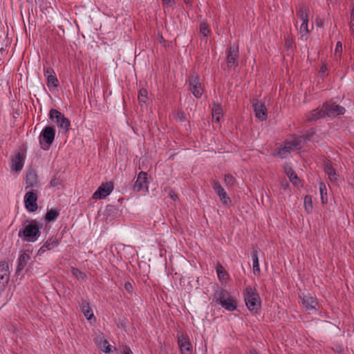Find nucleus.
Here are the masks:
<instances>
[{"mask_svg":"<svg viewBox=\"0 0 354 354\" xmlns=\"http://www.w3.org/2000/svg\"><path fill=\"white\" fill-rule=\"evenodd\" d=\"M245 301L248 308L255 313L260 308L261 301L256 290L251 287H248L245 290Z\"/></svg>","mask_w":354,"mask_h":354,"instance_id":"obj_1","label":"nucleus"},{"mask_svg":"<svg viewBox=\"0 0 354 354\" xmlns=\"http://www.w3.org/2000/svg\"><path fill=\"white\" fill-rule=\"evenodd\" d=\"M23 234L24 240L28 242L36 241L40 236V227L34 221L28 224L22 232H19V236Z\"/></svg>","mask_w":354,"mask_h":354,"instance_id":"obj_2","label":"nucleus"},{"mask_svg":"<svg viewBox=\"0 0 354 354\" xmlns=\"http://www.w3.org/2000/svg\"><path fill=\"white\" fill-rule=\"evenodd\" d=\"M55 136V131L51 127H45L41 132L39 140L41 149H48L52 145Z\"/></svg>","mask_w":354,"mask_h":354,"instance_id":"obj_3","label":"nucleus"},{"mask_svg":"<svg viewBox=\"0 0 354 354\" xmlns=\"http://www.w3.org/2000/svg\"><path fill=\"white\" fill-rule=\"evenodd\" d=\"M50 119L57 124L63 133H66L70 127V121L59 111L56 109L50 111Z\"/></svg>","mask_w":354,"mask_h":354,"instance_id":"obj_4","label":"nucleus"},{"mask_svg":"<svg viewBox=\"0 0 354 354\" xmlns=\"http://www.w3.org/2000/svg\"><path fill=\"white\" fill-rule=\"evenodd\" d=\"M301 140V138H295L291 141L286 142L283 146L278 149L277 154L281 158L287 157L291 151L299 149Z\"/></svg>","mask_w":354,"mask_h":354,"instance_id":"obj_5","label":"nucleus"},{"mask_svg":"<svg viewBox=\"0 0 354 354\" xmlns=\"http://www.w3.org/2000/svg\"><path fill=\"white\" fill-rule=\"evenodd\" d=\"M216 300L219 304L230 311H232L236 308V301L224 291H221L217 294Z\"/></svg>","mask_w":354,"mask_h":354,"instance_id":"obj_6","label":"nucleus"},{"mask_svg":"<svg viewBox=\"0 0 354 354\" xmlns=\"http://www.w3.org/2000/svg\"><path fill=\"white\" fill-rule=\"evenodd\" d=\"M189 90L195 97H201L203 93V88L199 81V77L198 75H192L189 80Z\"/></svg>","mask_w":354,"mask_h":354,"instance_id":"obj_7","label":"nucleus"},{"mask_svg":"<svg viewBox=\"0 0 354 354\" xmlns=\"http://www.w3.org/2000/svg\"><path fill=\"white\" fill-rule=\"evenodd\" d=\"M37 201V195L36 193L32 191L27 192L24 196V205L26 209L30 212H35L38 208Z\"/></svg>","mask_w":354,"mask_h":354,"instance_id":"obj_8","label":"nucleus"},{"mask_svg":"<svg viewBox=\"0 0 354 354\" xmlns=\"http://www.w3.org/2000/svg\"><path fill=\"white\" fill-rule=\"evenodd\" d=\"M133 189L134 192H139L144 190L149 192L147 174L146 172L141 171L138 174L137 179L133 185Z\"/></svg>","mask_w":354,"mask_h":354,"instance_id":"obj_9","label":"nucleus"},{"mask_svg":"<svg viewBox=\"0 0 354 354\" xmlns=\"http://www.w3.org/2000/svg\"><path fill=\"white\" fill-rule=\"evenodd\" d=\"M113 189V185L111 182L106 183L100 186L94 192L93 198L99 200L109 195Z\"/></svg>","mask_w":354,"mask_h":354,"instance_id":"obj_10","label":"nucleus"},{"mask_svg":"<svg viewBox=\"0 0 354 354\" xmlns=\"http://www.w3.org/2000/svg\"><path fill=\"white\" fill-rule=\"evenodd\" d=\"M10 278L9 266L7 262H0V290L3 291Z\"/></svg>","mask_w":354,"mask_h":354,"instance_id":"obj_11","label":"nucleus"},{"mask_svg":"<svg viewBox=\"0 0 354 354\" xmlns=\"http://www.w3.org/2000/svg\"><path fill=\"white\" fill-rule=\"evenodd\" d=\"M324 109L325 115L336 116L338 115L344 114L345 109L335 103H326L323 105Z\"/></svg>","mask_w":354,"mask_h":354,"instance_id":"obj_12","label":"nucleus"},{"mask_svg":"<svg viewBox=\"0 0 354 354\" xmlns=\"http://www.w3.org/2000/svg\"><path fill=\"white\" fill-rule=\"evenodd\" d=\"M253 108L255 113V116L261 120H265L267 118V109L264 103L259 100H254L253 102Z\"/></svg>","mask_w":354,"mask_h":354,"instance_id":"obj_13","label":"nucleus"},{"mask_svg":"<svg viewBox=\"0 0 354 354\" xmlns=\"http://www.w3.org/2000/svg\"><path fill=\"white\" fill-rule=\"evenodd\" d=\"M212 187L217 194V195L218 196L221 201L224 205H227L231 203L230 197L227 196L226 192L224 190L223 187L219 183L214 181L212 183Z\"/></svg>","mask_w":354,"mask_h":354,"instance_id":"obj_14","label":"nucleus"},{"mask_svg":"<svg viewBox=\"0 0 354 354\" xmlns=\"http://www.w3.org/2000/svg\"><path fill=\"white\" fill-rule=\"evenodd\" d=\"M178 342L182 354H191L192 351L189 341L183 334L178 335Z\"/></svg>","mask_w":354,"mask_h":354,"instance_id":"obj_15","label":"nucleus"},{"mask_svg":"<svg viewBox=\"0 0 354 354\" xmlns=\"http://www.w3.org/2000/svg\"><path fill=\"white\" fill-rule=\"evenodd\" d=\"M25 158L20 153H16L11 159V169L15 171H20L24 164Z\"/></svg>","mask_w":354,"mask_h":354,"instance_id":"obj_16","label":"nucleus"},{"mask_svg":"<svg viewBox=\"0 0 354 354\" xmlns=\"http://www.w3.org/2000/svg\"><path fill=\"white\" fill-rule=\"evenodd\" d=\"M81 310L84 315L91 324L93 323V321L95 322L93 310L86 301L83 300L82 301Z\"/></svg>","mask_w":354,"mask_h":354,"instance_id":"obj_17","label":"nucleus"},{"mask_svg":"<svg viewBox=\"0 0 354 354\" xmlns=\"http://www.w3.org/2000/svg\"><path fill=\"white\" fill-rule=\"evenodd\" d=\"M30 259V256L28 253L24 252H21L19 254V257L18 258L17 262V272L19 273L21 272L25 266L28 264Z\"/></svg>","mask_w":354,"mask_h":354,"instance_id":"obj_18","label":"nucleus"},{"mask_svg":"<svg viewBox=\"0 0 354 354\" xmlns=\"http://www.w3.org/2000/svg\"><path fill=\"white\" fill-rule=\"evenodd\" d=\"M238 57V50L237 48H230L227 57V62L229 68H234L236 65V58Z\"/></svg>","mask_w":354,"mask_h":354,"instance_id":"obj_19","label":"nucleus"},{"mask_svg":"<svg viewBox=\"0 0 354 354\" xmlns=\"http://www.w3.org/2000/svg\"><path fill=\"white\" fill-rule=\"evenodd\" d=\"M324 170L331 182L335 183H337L338 175L336 174L335 169L330 163L327 162L325 164Z\"/></svg>","mask_w":354,"mask_h":354,"instance_id":"obj_20","label":"nucleus"},{"mask_svg":"<svg viewBox=\"0 0 354 354\" xmlns=\"http://www.w3.org/2000/svg\"><path fill=\"white\" fill-rule=\"evenodd\" d=\"M216 270L218 279L223 283H226L229 279V275L220 263H217Z\"/></svg>","mask_w":354,"mask_h":354,"instance_id":"obj_21","label":"nucleus"},{"mask_svg":"<svg viewBox=\"0 0 354 354\" xmlns=\"http://www.w3.org/2000/svg\"><path fill=\"white\" fill-rule=\"evenodd\" d=\"M302 304L308 310L316 309V307L317 306V301L310 295L304 296Z\"/></svg>","mask_w":354,"mask_h":354,"instance_id":"obj_22","label":"nucleus"},{"mask_svg":"<svg viewBox=\"0 0 354 354\" xmlns=\"http://www.w3.org/2000/svg\"><path fill=\"white\" fill-rule=\"evenodd\" d=\"M59 245V241L57 239H48L44 245L39 250V253L41 254L47 250H50Z\"/></svg>","mask_w":354,"mask_h":354,"instance_id":"obj_23","label":"nucleus"},{"mask_svg":"<svg viewBox=\"0 0 354 354\" xmlns=\"http://www.w3.org/2000/svg\"><path fill=\"white\" fill-rule=\"evenodd\" d=\"M324 116H325V112L324 109L322 107L320 110L317 109L312 111V112L308 115L307 119L308 120H315Z\"/></svg>","mask_w":354,"mask_h":354,"instance_id":"obj_24","label":"nucleus"},{"mask_svg":"<svg viewBox=\"0 0 354 354\" xmlns=\"http://www.w3.org/2000/svg\"><path fill=\"white\" fill-rule=\"evenodd\" d=\"M286 173L287 176H288L290 182L294 184L296 186L299 185L300 180L296 174L292 170L291 168L286 167Z\"/></svg>","mask_w":354,"mask_h":354,"instance_id":"obj_25","label":"nucleus"},{"mask_svg":"<svg viewBox=\"0 0 354 354\" xmlns=\"http://www.w3.org/2000/svg\"><path fill=\"white\" fill-rule=\"evenodd\" d=\"M309 9L304 6H301L297 10V16L301 21H308Z\"/></svg>","mask_w":354,"mask_h":354,"instance_id":"obj_26","label":"nucleus"},{"mask_svg":"<svg viewBox=\"0 0 354 354\" xmlns=\"http://www.w3.org/2000/svg\"><path fill=\"white\" fill-rule=\"evenodd\" d=\"M223 110L219 104H215L212 109L213 120L218 122L222 116Z\"/></svg>","mask_w":354,"mask_h":354,"instance_id":"obj_27","label":"nucleus"},{"mask_svg":"<svg viewBox=\"0 0 354 354\" xmlns=\"http://www.w3.org/2000/svg\"><path fill=\"white\" fill-rule=\"evenodd\" d=\"M26 189L28 187H33L37 185V175L35 172L30 171L26 176Z\"/></svg>","mask_w":354,"mask_h":354,"instance_id":"obj_28","label":"nucleus"},{"mask_svg":"<svg viewBox=\"0 0 354 354\" xmlns=\"http://www.w3.org/2000/svg\"><path fill=\"white\" fill-rule=\"evenodd\" d=\"M252 260H253V265H252L253 273L255 275H259L260 273V268H259V259H258L257 251H254L252 254Z\"/></svg>","mask_w":354,"mask_h":354,"instance_id":"obj_29","label":"nucleus"},{"mask_svg":"<svg viewBox=\"0 0 354 354\" xmlns=\"http://www.w3.org/2000/svg\"><path fill=\"white\" fill-rule=\"evenodd\" d=\"M319 192L321 195V200L323 204H326L328 201L327 196V188L324 183H320L319 185Z\"/></svg>","mask_w":354,"mask_h":354,"instance_id":"obj_30","label":"nucleus"},{"mask_svg":"<svg viewBox=\"0 0 354 354\" xmlns=\"http://www.w3.org/2000/svg\"><path fill=\"white\" fill-rule=\"evenodd\" d=\"M59 216V212L56 209H50L48 211L45 216V219L48 222L54 221Z\"/></svg>","mask_w":354,"mask_h":354,"instance_id":"obj_31","label":"nucleus"},{"mask_svg":"<svg viewBox=\"0 0 354 354\" xmlns=\"http://www.w3.org/2000/svg\"><path fill=\"white\" fill-rule=\"evenodd\" d=\"M308 21H301V24L299 28V33L301 35V37H305V39H306L307 35L310 32V30L308 29Z\"/></svg>","mask_w":354,"mask_h":354,"instance_id":"obj_32","label":"nucleus"},{"mask_svg":"<svg viewBox=\"0 0 354 354\" xmlns=\"http://www.w3.org/2000/svg\"><path fill=\"white\" fill-rule=\"evenodd\" d=\"M148 92L146 89L142 88L139 91L138 94V100L140 104L142 106L144 104H146L147 99Z\"/></svg>","mask_w":354,"mask_h":354,"instance_id":"obj_33","label":"nucleus"},{"mask_svg":"<svg viewBox=\"0 0 354 354\" xmlns=\"http://www.w3.org/2000/svg\"><path fill=\"white\" fill-rule=\"evenodd\" d=\"M304 208H305L306 211L308 213L311 212L313 210V201H312L311 196H306L304 198Z\"/></svg>","mask_w":354,"mask_h":354,"instance_id":"obj_34","label":"nucleus"},{"mask_svg":"<svg viewBox=\"0 0 354 354\" xmlns=\"http://www.w3.org/2000/svg\"><path fill=\"white\" fill-rule=\"evenodd\" d=\"M46 79H47V82H48V86L49 88H50V87L57 88V87L58 80H57L55 75L53 76L48 77H46Z\"/></svg>","mask_w":354,"mask_h":354,"instance_id":"obj_35","label":"nucleus"},{"mask_svg":"<svg viewBox=\"0 0 354 354\" xmlns=\"http://www.w3.org/2000/svg\"><path fill=\"white\" fill-rule=\"evenodd\" d=\"M224 183L227 187H232L236 183L235 178L230 175V174H225L224 176Z\"/></svg>","mask_w":354,"mask_h":354,"instance_id":"obj_36","label":"nucleus"},{"mask_svg":"<svg viewBox=\"0 0 354 354\" xmlns=\"http://www.w3.org/2000/svg\"><path fill=\"white\" fill-rule=\"evenodd\" d=\"M98 348L106 354L111 352V346L106 339Z\"/></svg>","mask_w":354,"mask_h":354,"instance_id":"obj_37","label":"nucleus"},{"mask_svg":"<svg viewBox=\"0 0 354 354\" xmlns=\"http://www.w3.org/2000/svg\"><path fill=\"white\" fill-rule=\"evenodd\" d=\"M71 272L78 279H84L86 277V275L84 273L81 272L79 269L75 268H72Z\"/></svg>","mask_w":354,"mask_h":354,"instance_id":"obj_38","label":"nucleus"},{"mask_svg":"<svg viewBox=\"0 0 354 354\" xmlns=\"http://www.w3.org/2000/svg\"><path fill=\"white\" fill-rule=\"evenodd\" d=\"M342 42L337 41L336 44V46L335 48L334 55L336 57H340L342 55Z\"/></svg>","mask_w":354,"mask_h":354,"instance_id":"obj_39","label":"nucleus"},{"mask_svg":"<svg viewBox=\"0 0 354 354\" xmlns=\"http://www.w3.org/2000/svg\"><path fill=\"white\" fill-rule=\"evenodd\" d=\"M200 32L204 35L207 36L209 32L208 26L206 23L203 22L200 25Z\"/></svg>","mask_w":354,"mask_h":354,"instance_id":"obj_40","label":"nucleus"},{"mask_svg":"<svg viewBox=\"0 0 354 354\" xmlns=\"http://www.w3.org/2000/svg\"><path fill=\"white\" fill-rule=\"evenodd\" d=\"M106 339L104 338V337L103 336V335L102 334H100L98 335L95 339V344H97V346L99 347L101 344L103 343L104 341H105Z\"/></svg>","mask_w":354,"mask_h":354,"instance_id":"obj_41","label":"nucleus"},{"mask_svg":"<svg viewBox=\"0 0 354 354\" xmlns=\"http://www.w3.org/2000/svg\"><path fill=\"white\" fill-rule=\"evenodd\" d=\"M55 75V71L52 68H50V67L47 68L44 71V75L46 76V77H48L50 76H53Z\"/></svg>","mask_w":354,"mask_h":354,"instance_id":"obj_42","label":"nucleus"},{"mask_svg":"<svg viewBox=\"0 0 354 354\" xmlns=\"http://www.w3.org/2000/svg\"><path fill=\"white\" fill-rule=\"evenodd\" d=\"M350 26L352 32H354V9L352 10L351 13Z\"/></svg>","mask_w":354,"mask_h":354,"instance_id":"obj_43","label":"nucleus"},{"mask_svg":"<svg viewBox=\"0 0 354 354\" xmlns=\"http://www.w3.org/2000/svg\"><path fill=\"white\" fill-rule=\"evenodd\" d=\"M176 120L183 122L185 120V115L183 112L178 111L176 113Z\"/></svg>","mask_w":354,"mask_h":354,"instance_id":"obj_44","label":"nucleus"},{"mask_svg":"<svg viewBox=\"0 0 354 354\" xmlns=\"http://www.w3.org/2000/svg\"><path fill=\"white\" fill-rule=\"evenodd\" d=\"M122 352V354H133L131 350L127 346H124Z\"/></svg>","mask_w":354,"mask_h":354,"instance_id":"obj_45","label":"nucleus"},{"mask_svg":"<svg viewBox=\"0 0 354 354\" xmlns=\"http://www.w3.org/2000/svg\"><path fill=\"white\" fill-rule=\"evenodd\" d=\"M124 288L128 292H131L133 290V287L129 282H126L124 284Z\"/></svg>","mask_w":354,"mask_h":354,"instance_id":"obj_46","label":"nucleus"},{"mask_svg":"<svg viewBox=\"0 0 354 354\" xmlns=\"http://www.w3.org/2000/svg\"><path fill=\"white\" fill-rule=\"evenodd\" d=\"M60 184V180L59 179H53L50 182V185L53 187L57 186Z\"/></svg>","mask_w":354,"mask_h":354,"instance_id":"obj_47","label":"nucleus"},{"mask_svg":"<svg viewBox=\"0 0 354 354\" xmlns=\"http://www.w3.org/2000/svg\"><path fill=\"white\" fill-rule=\"evenodd\" d=\"M327 71V67L325 64H323L320 68L319 73L324 74Z\"/></svg>","mask_w":354,"mask_h":354,"instance_id":"obj_48","label":"nucleus"},{"mask_svg":"<svg viewBox=\"0 0 354 354\" xmlns=\"http://www.w3.org/2000/svg\"><path fill=\"white\" fill-rule=\"evenodd\" d=\"M170 197L174 200L176 201L177 199V196L173 192H169Z\"/></svg>","mask_w":354,"mask_h":354,"instance_id":"obj_49","label":"nucleus"},{"mask_svg":"<svg viewBox=\"0 0 354 354\" xmlns=\"http://www.w3.org/2000/svg\"><path fill=\"white\" fill-rule=\"evenodd\" d=\"M316 24H317V26L322 27V25H323V22H322V21L321 19H316Z\"/></svg>","mask_w":354,"mask_h":354,"instance_id":"obj_50","label":"nucleus"},{"mask_svg":"<svg viewBox=\"0 0 354 354\" xmlns=\"http://www.w3.org/2000/svg\"><path fill=\"white\" fill-rule=\"evenodd\" d=\"M164 4H169L171 2V0H162Z\"/></svg>","mask_w":354,"mask_h":354,"instance_id":"obj_51","label":"nucleus"},{"mask_svg":"<svg viewBox=\"0 0 354 354\" xmlns=\"http://www.w3.org/2000/svg\"><path fill=\"white\" fill-rule=\"evenodd\" d=\"M251 354H259V353H257L254 351L251 352Z\"/></svg>","mask_w":354,"mask_h":354,"instance_id":"obj_52","label":"nucleus"}]
</instances>
